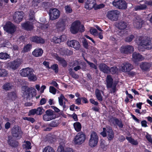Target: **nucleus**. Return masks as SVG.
Segmentation results:
<instances>
[{"label": "nucleus", "mask_w": 152, "mask_h": 152, "mask_svg": "<svg viewBox=\"0 0 152 152\" xmlns=\"http://www.w3.org/2000/svg\"><path fill=\"white\" fill-rule=\"evenodd\" d=\"M20 71L21 75L24 77H27L29 81L34 82L37 80V78L36 75L33 73V69L28 67L22 69Z\"/></svg>", "instance_id": "nucleus-1"}, {"label": "nucleus", "mask_w": 152, "mask_h": 152, "mask_svg": "<svg viewBox=\"0 0 152 152\" xmlns=\"http://www.w3.org/2000/svg\"><path fill=\"white\" fill-rule=\"evenodd\" d=\"M128 24L126 21L121 20L116 23L115 26L120 31L117 32V34L121 37H122L124 34V31L126 28Z\"/></svg>", "instance_id": "nucleus-2"}, {"label": "nucleus", "mask_w": 152, "mask_h": 152, "mask_svg": "<svg viewBox=\"0 0 152 152\" xmlns=\"http://www.w3.org/2000/svg\"><path fill=\"white\" fill-rule=\"evenodd\" d=\"M86 138V136L85 133L80 132L75 136L73 141L75 145H80L85 141Z\"/></svg>", "instance_id": "nucleus-3"}, {"label": "nucleus", "mask_w": 152, "mask_h": 152, "mask_svg": "<svg viewBox=\"0 0 152 152\" xmlns=\"http://www.w3.org/2000/svg\"><path fill=\"white\" fill-rule=\"evenodd\" d=\"M106 86L107 88H112L111 92L115 93L116 91L117 83L113 82V79L111 75H108L107 76L106 79Z\"/></svg>", "instance_id": "nucleus-4"}, {"label": "nucleus", "mask_w": 152, "mask_h": 152, "mask_svg": "<svg viewBox=\"0 0 152 152\" xmlns=\"http://www.w3.org/2000/svg\"><path fill=\"white\" fill-rule=\"evenodd\" d=\"M99 137L96 133L93 131L90 134L89 140V145L91 147L96 146L98 143Z\"/></svg>", "instance_id": "nucleus-5"}, {"label": "nucleus", "mask_w": 152, "mask_h": 152, "mask_svg": "<svg viewBox=\"0 0 152 152\" xmlns=\"http://www.w3.org/2000/svg\"><path fill=\"white\" fill-rule=\"evenodd\" d=\"M23 89L24 91L23 93V94L26 96L27 99H28L30 97H32L36 95V90L33 87L29 88L27 86H24Z\"/></svg>", "instance_id": "nucleus-6"}, {"label": "nucleus", "mask_w": 152, "mask_h": 152, "mask_svg": "<svg viewBox=\"0 0 152 152\" xmlns=\"http://www.w3.org/2000/svg\"><path fill=\"white\" fill-rule=\"evenodd\" d=\"M11 134L13 137L21 138L22 137L23 132L18 126L15 125L11 129Z\"/></svg>", "instance_id": "nucleus-7"}, {"label": "nucleus", "mask_w": 152, "mask_h": 152, "mask_svg": "<svg viewBox=\"0 0 152 152\" xmlns=\"http://www.w3.org/2000/svg\"><path fill=\"white\" fill-rule=\"evenodd\" d=\"M139 46H142L147 50H150L152 48V43L150 39H146L145 40H141V37L139 38Z\"/></svg>", "instance_id": "nucleus-8"}, {"label": "nucleus", "mask_w": 152, "mask_h": 152, "mask_svg": "<svg viewBox=\"0 0 152 152\" xmlns=\"http://www.w3.org/2000/svg\"><path fill=\"white\" fill-rule=\"evenodd\" d=\"M119 12L117 10L109 11L107 14V17L112 21L118 20Z\"/></svg>", "instance_id": "nucleus-9"}, {"label": "nucleus", "mask_w": 152, "mask_h": 152, "mask_svg": "<svg viewBox=\"0 0 152 152\" xmlns=\"http://www.w3.org/2000/svg\"><path fill=\"white\" fill-rule=\"evenodd\" d=\"M3 28L4 31L10 34L14 33L16 30L15 26L10 21L7 22Z\"/></svg>", "instance_id": "nucleus-10"}, {"label": "nucleus", "mask_w": 152, "mask_h": 152, "mask_svg": "<svg viewBox=\"0 0 152 152\" xmlns=\"http://www.w3.org/2000/svg\"><path fill=\"white\" fill-rule=\"evenodd\" d=\"M81 24L80 21L76 20L72 23L70 28L71 32L73 34H76L79 31V27Z\"/></svg>", "instance_id": "nucleus-11"}, {"label": "nucleus", "mask_w": 152, "mask_h": 152, "mask_svg": "<svg viewBox=\"0 0 152 152\" xmlns=\"http://www.w3.org/2000/svg\"><path fill=\"white\" fill-rule=\"evenodd\" d=\"M50 19L52 20L58 18L60 15L59 11L57 9H50L49 12Z\"/></svg>", "instance_id": "nucleus-12"}, {"label": "nucleus", "mask_w": 152, "mask_h": 152, "mask_svg": "<svg viewBox=\"0 0 152 152\" xmlns=\"http://www.w3.org/2000/svg\"><path fill=\"white\" fill-rule=\"evenodd\" d=\"M23 12H16L13 15V19L15 22L17 23H19L23 19Z\"/></svg>", "instance_id": "nucleus-13"}, {"label": "nucleus", "mask_w": 152, "mask_h": 152, "mask_svg": "<svg viewBox=\"0 0 152 152\" xmlns=\"http://www.w3.org/2000/svg\"><path fill=\"white\" fill-rule=\"evenodd\" d=\"M134 51V47L130 45H127L124 46H122L120 49V51L122 53H131Z\"/></svg>", "instance_id": "nucleus-14"}, {"label": "nucleus", "mask_w": 152, "mask_h": 152, "mask_svg": "<svg viewBox=\"0 0 152 152\" xmlns=\"http://www.w3.org/2000/svg\"><path fill=\"white\" fill-rule=\"evenodd\" d=\"M67 44L68 46L73 48L76 50H79L81 48L79 42L75 40L67 41Z\"/></svg>", "instance_id": "nucleus-15"}, {"label": "nucleus", "mask_w": 152, "mask_h": 152, "mask_svg": "<svg viewBox=\"0 0 152 152\" xmlns=\"http://www.w3.org/2000/svg\"><path fill=\"white\" fill-rule=\"evenodd\" d=\"M113 5L118 7L119 9H125L127 7L126 2L123 0H119L117 1H113Z\"/></svg>", "instance_id": "nucleus-16"}, {"label": "nucleus", "mask_w": 152, "mask_h": 152, "mask_svg": "<svg viewBox=\"0 0 152 152\" xmlns=\"http://www.w3.org/2000/svg\"><path fill=\"white\" fill-rule=\"evenodd\" d=\"M22 28L27 31L32 30L34 28L33 24L29 21H27L21 24Z\"/></svg>", "instance_id": "nucleus-17"}, {"label": "nucleus", "mask_w": 152, "mask_h": 152, "mask_svg": "<svg viewBox=\"0 0 152 152\" xmlns=\"http://www.w3.org/2000/svg\"><path fill=\"white\" fill-rule=\"evenodd\" d=\"M20 65L19 62L16 60L11 61L8 63V66L12 70H15L17 69Z\"/></svg>", "instance_id": "nucleus-18"}, {"label": "nucleus", "mask_w": 152, "mask_h": 152, "mask_svg": "<svg viewBox=\"0 0 152 152\" xmlns=\"http://www.w3.org/2000/svg\"><path fill=\"white\" fill-rule=\"evenodd\" d=\"M66 20L63 19L59 20L56 24V28L61 31H63L65 28Z\"/></svg>", "instance_id": "nucleus-19"}, {"label": "nucleus", "mask_w": 152, "mask_h": 152, "mask_svg": "<svg viewBox=\"0 0 152 152\" xmlns=\"http://www.w3.org/2000/svg\"><path fill=\"white\" fill-rule=\"evenodd\" d=\"M133 69L132 65L128 62L124 63L121 66L122 71L123 72L130 71Z\"/></svg>", "instance_id": "nucleus-20"}, {"label": "nucleus", "mask_w": 152, "mask_h": 152, "mask_svg": "<svg viewBox=\"0 0 152 152\" xmlns=\"http://www.w3.org/2000/svg\"><path fill=\"white\" fill-rule=\"evenodd\" d=\"M8 138V143L10 146L13 148H16L18 146V142L16 140L13 139L11 136H9Z\"/></svg>", "instance_id": "nucleus-21"}, {"label": "nucleus", "mask_w": 152, "mask_h": 152, "mask_svg": "<svg viewBox=\"0 0 152 152\" xmlns=\"http://www.w3.org/2000/svg\"><path fill=\"white\" fill-rule=\"evenodd\" d=\"M107 129V137L108 140L110 141L113 139L114 137V132L111 127L108 126Z\"/></svg>", "instance_id": "nucleus-22"}, {"label": "nucleus", "mask_w": 152, "mask_h": 152, "mask_svg": "<svg viewBox=\"0 0 152 152\" xmlns=\"http://www.w3.org/2000/svg\"><path fill=\"white\" fill-rule=\"evenodd\" d=\"M132 57L133 60L135 62L141 61L143 60L142 56L139 53L136 52L133 53Z\"/></svg>", "instance_id": "nucleus-23"}, {"label": "nucleus", "mask_w": 152, "mask_h": 152, "mask_svg": "<svg viewBox=\"0 0 152 152\" xmlns=\"http://www.w3.org/2000/svg\"><path fill=\"white\" fill-rule=\"evenodd\" d=\"M31 40V41L37 44H43L45 42V39L40 37L34 36L32 37Z\"/></svg>", "instance_id": "nucleus-24"}, {"label": "nucleus", "mask_w": 152, "mask_h": 152, "mask_svg": "<svg viewBox=\"0 0 152 152\" xmlns=\"http://www.w3.org/2000/svg\"><path fill=\"white\" fill-rule=\"evenodd\" d=\"M66 39V37L65 35H62L59 38L56 36L53 37L51 39V42H54L55 43H60L61 41H64Z\"/></svg>", "instance_id": "nucleus-25"}, {"label": "nucleus", "mask_w": 152, "mask_h": 152, "mask_svg": "<svg viewBox=\"0 0 152 152\" xmlns=\"http://www.w3.org/2000/svg\"><path fill=\"white\" fill-rule=\"evenodd\" d=\"M43 53V50L42 48H37L32 51V54L35 57H39L42 56Z\"/></svg>", "instance_id": "nucleus-26"}, {"label": "nucleus", "mask_w": 152, "mask_h": 152, "mask_svg": "<svg viewBox=\"0 0 152 152\" xmlns=\"http://www.w3.org/2000/svg\"><path fill=\"white\" fill-rule=\"evenodd\" d=\"M100 70L104 73L109 74L110 73V67L105 64H101L99 65Z\"/></svg>", "instance_id": "nucleus-27"}, {"label": "nucleus", "mask_w": 152, "mask_h": 152, "mask_svg": "<svg viewBox=\"0 0 152 152\" xmlns=\"http://www.w3.org/2000/svg\"><path fill=\"white\" fill-rule=\"evenodd\" d=\"M94 5L93 0H87L85 3V8L88 10H91L94 7Z\"/></svg>", "instance_id": "nucleus-28"}, {"label": "nucleus", "mask_w": 152, "mask_h": 152, "mask_svg": "<svg viewBox=\"0 0 152 152\" xmlns=\"http://www.w3.org/2000/svg\"><path fill=\"white\" fill-rule=\"evenodd\" d=\"M110 120L111 121H114L115 124L118 126L120 128H122L123 127L124 125L121 120H119L115 117H113L110 119Z\"/></svg>", "instance_id": "nucleus-29"}, {"label": "nucleus", "mask_w": 152, "mask_h": 152, "mask_svg": "<svg viewBox=\"0 0 152 152\" xmlns=\"http://www.w3.org/2000/svg\"><path fill=\"white\" fill-rule=\"evenodd\" d=\"M7 98L8 99L15 100L17 98L16 93L14 91L9 92L7 94Z\"/></svg>", "instance_id": "nucleus-30"}, {"label": "nucleus", "mask_w": 152, "mask_h": 152, "mask_svg": "<svg viewBox=\"0 0 152 152\" xmlns=\"http://www.w3.org/2000/svg\"><path fill=\"white\" fill-rule=\"evenodd\" d=\"M151 66V65L150 63L143 62L140 65V67L142 70L147 71L149 69Z\"/></svg>", "instance_id": "nucleus-31"}, {"label": "nucleus", "mask_w": 152, "mask_h": 152, "mask_svg": "<svg viewBox=\"0 0 152 152\" xmlns=\"http://www.w3.org/2000/svg\"><path fill=\"white\" fill-rule=\"evenodd\" d=\"M56 59L61 64L63 67H66L67 66V63L66 61L63 58L57 56H56Z\"/></svg>", "instance_id": "nucleus-32"}, {"label": "nucleus", "mask_w": 152, "mask_h": 152, "mask_svg": "<svg viewBox=\"0 0 152 152\" xmlns=\"http://www.w3.org/2000/svg\"><path fill=\"white\" fill-rule=\"evenodd\" d=\"M11 57L10 55L6 52H1L0 53V59L2 60H6L10 59Z\"/></svg>", "instance_id": "nucleus-33"}, {"label": "nucleus", "mask_w": 152, "mask_h": 152, "mask_svg": "<svg viewBox=\"0 0 152 152\" xmlns=\"http://www.w3.org/2000/svg\"><path fill=\"white\" fill-rule=\"evenodd\" d=\"M73 126L75 130L77 132H80L82 129V126L80 123L76 122L73 124Z\"/></svg>", "instance_id": "nucleus-34"}, {"label": "nucleus", "mask_w": 152, "mask_h": 152, "mask_svg": "<svg viewBox=\"0 0 152 152\" xmlns=\"http://www.w3.org/2000/svg\"><path fill=\"white\" fill-rule=\"evenodd\" d=\"M95 94L96 98L98 101L101 102L103 100L102 96L100 90L98 88H96L95 91Z\"/></svg>", "instance_id": "nucleus-35"}, {"label": "nucleus", "mask_w": 152, "mask_h": 152, "mask_svg": "<svg viewBox=\"0 0 152 152\" xmlns=\"http://www.w3.org/2000/svg\"><path fill=\"white\" fill-rule=\"evenodd\" d=\"M13 86L12 83L7 82L3 85L2 88L5 91H9L12 88Z\"/></svg>", "instance_id": "nucleus-36"}, {"label": "nucleus", "mask_w": 152, "mask_h": 152, "mask_svg": "<svg viewBox=\"0 0 152 152\" xmlns=\"http://www.w3.org/2000/svg\"><path fill=\"white\" fill-rule=\"evenodd\" d=\"M56 117L49 116V115L45 114L43 116V120L45 121H49L55 119Z\"/></svg>", "instance_id": "nucleus-37"}, {"label": "nucleus", "mask_w": 152, "mask_h": 152, "mask_svg": "<svg viewBox=\"0 0 152 152\" xmlns=\"http://www.w3.org/2000/svg\"><path fill=\"white\" fill-rule=\"evenodd\" d=\"M62 52L63 53V55L66 56H70L73 53L72 51L69 50L67 48H64L62 50Z\"/></svg>", "instance_id": "nucleus-38"}, {"label": "nucleus", "mask_w": 152, "mask_h": 152, "mask_svg": "<svg viewBox=\"0 0 152 152\" xmlns=\"http://www.w3.org/2000/svg\"><path fill=\"white\" fill-rule=\"evenodd\" d=\"M126 139L129 142L133 145H137L138 144L137 141L131 137H126Z\"/></svg>", "instance_id": "nucleus-39"}, {"label": "nucleus", "mask_w": 152, "mask_h": 152, "mask_svg": "<svg viewBox=\"0 0 152 152\" xmlns=\"http://www.w3.org/2000/svg\"><path fill=\"white\" fill-rule=\"evenodd\" d=\"M8 75V71L5 69L0 68V77H6Z\"/></svg>", "instance_id": "nucleus-40"}, {"label": "nucleus", "mask_w": 152, "mask_h": 152, "mask_svg": "<svg viewBox=\"0 0 152 152\" xmlns=\"http://www.w3.org/2000/svg\"><path fill=\"white\" fill-rule=\"evenodd\" d=\"M40 0H33L32 1L31 7L37 9L38 8V4L40 2Z\"/></svg>", "instance_id": "nucleus-41"}, {"label": "nucleus", "mask_w": 152, "mask_h": 152, "mask_svg": "<svg viewBox=\"0 0 152 152\" xmlns=\"http://www.w3.org/2000/svg\"><path fill=\"white\" fill-rule=\"evenodd\" d=\"M147 8V6L145 3L144 4H140V5H137L135 7V9L136 10H143L146 9Z\"/></svg>", "instance_id": "nucleus-42"}, {"label": "nucleus", "mask_w": 152, "mask_h": 152, "mask_svg": "<svg viewBox=\"0 0 152 152\" xmlns=\"http://www.w3.org/2000/svg\"><path fill=\"white\" fill-rule=\"evenodd\" d=\"M31 48V45L30 44H28L24 46L23 51L24 52H27L29 51Z\"/></svg>", "instance_id": "nucleus-43"}, {"label": "nucleus", "mask_w": 152, "mask_h": 152, "mask_svg": "<svg viewBox=\"0 0 152 152\" xmlns=\"http://www.w3.org/2000/svg\"><path fill=\"white\" fill-rule=\"evenodd\" d=\"M51 69L56 74H57L59 71V67L58 65L57 64H54L51 65L50 67V69Z\"/></svg>", "instance_id": "nucleus-44"}, {"label": "nucleus", "mask_w": 152, "mask_h": 152, "mask_svg": "<svg viewBox=\"0 0 152 152\" xmlns=\"http://www.w3.org/2000/svg\"><path fill=\"white\" fill-rule=\"evenodd\" d=\"M42 152H55L54 149L50 146L45 147L43 149Z\"/></svg>", "instance_id": "nucleus-45"}, {"label": "nucleus", "mask_w": 152, "mask_h": 152, "mask_svg": "<svg viewBox=\"0 0 152 152\" xmlns=\"http://www.w3.org/2000/svg\"><path fill=\"white\" fill-rule=\"evenodd\" d=\"M133 25L135 28L138 29L140 28L142 26V22L136 21L133 23Z\"/></svg>", "instance_id": "nucleus-46"}, {"label": "nucleus", "mask_w": 152, "mask_h": 152, "mask_svg": "<svg viewBox=\"0 0 152 152\" xmlns=\"http://www.w3.org/2000/svg\"><path fill=\"white\" fill-rule=\"evenodd\" d=\"M110 73L112 75H114L116 74L118 71V69L116 66H113L110 68Z\"/></svg>", "instance_id": "nucleus-47"}, {"label": "nucleus", "mask_w": 152, "mask_h": 152, "mask_svg": "<svg viewBox=\"0 0 152 152\" xmlns=\"http://www.w3.org/2000/svg\"><path fill=\"white\" fill-rule=\"evenodd\" d=\"M25 144L23 145V148L26 149H30L31 148L32 146H31V143L30 141H27L25 142Z\"/></svg>", "instance_id": "nucleus-48"}, {"label": "nucleus", "mask_w": 152, "mask_h": 152, "mask_svg": "<svg viewBox=\"0 0 152 152\" xmlns=\"http://www.w3.org/2000/svg\"><path fill=\"white\" fill-rule=\"evenodd\" d=\"M36 110H37V115H42L45 111V110L42 106L38 107Z\"/></svg>", "instance_id": "nucleus-49"}, {"label": "nucleus", "mask_w": 152, "mask_h": 152, "mask_svg": "<svg viewBox=\"0 0 152 152\" xmlns=\"http://www.w3.org/2000/svg\"><path fill=\"white\" fill-rule=\"evenodd\" d=\"M45 114L49 115V116L56 117V115L55 114L54 111L50 109H48L46 111Z\"/></svg>", "instance_id": "nucleus-50"}, {"label": "nucleus", "mask_w": 152, "mask_h": 152, "mask_svg": "<svg viewBox=\"0 0 152 152\" xmlns=\"http://www.w3.org/2000/svg\"><path fill=\"white\" fill-rule=\"evenodd\" d=\"M59 123L58 121L56 120L52 121L49 124V125L51 127H56L58 126Z\"/></svg>", "instance_id": "nucleus-51"}, {"label": "nucleus", "mask_w": 152, "mask_h": 152, "mask_svg": "<svg viewBox=\"0 0 152 152\" xmlns=\"http://www.w3.org/2000/svg\"><path fill=\"white\" fill-rule=\"evenodd\" d=\"M134 36L133 35H130L127 37L125 39L126 42H131L134 38Z\"/></svg>", "instance_id": "nucleus-52"}, {"label": "nucleus", "mask_w": 152, "mask_h": 152, "mask_svg": "<svg viewBox=\"0 0 152 152\" xmlns=\"http://www.w3.org/2000/svg\"><path fill=\"white\" fill-rule=\"evenodd\" d=\"M85 60L86 61L88 64L90 66L91 68H93L95 69H97V66L93 63H91L89 61H88L87 59L85 58Z\"/></svg>", "instance_id": "nucleus-53"}, {"label": "nucleus", "mask_w": 152, "mask_h": 152, "mask_svg": "<svg viewBox=\"0 0 152 152\" xmlns=\"http://www.w3.org/2000/svg\"><path fill=\"white\" fill-rule=\"evenodd\" d=\"M82 43L84 48L86 49H88L89 47V45L87 42V40L86 39L84 38L82 41Z\"/></svg>", "instance_id": "nucleus-54"}, {"label": "nucleus", "mask_w": 152, "mask_h": 152, "mask_svg": "<svg viewBox=\"0 0 152 152\" xmlns=\"http://www.w3.org/2000/svg\"><path fill=\"white\" fill-rule=\"evenodd\" d=\"M64 98V97L63 94H61L60 96L58 98L59 104L60 106H62L63 104V99Z\"/></svg>", "instance_id": "nucleus-55"}, {"label": "nucleus", "mask_w": 152, "mask_h": 152, "mask_svg": "<svg viewBox=\"0 0 152 152\" xmlns=\"http://www.w3.org/2000/svg\"><path fill=\"white\" fill-rule=\"evenodd\" d=\"M103 131L102 132H100V134L102 135V136L103 137H105L107 136V127L106 128L105 127H103L102 128Z\"/></svg>", "instance_id": "nucleus-56"}, {"label": "nucleus", "mask_w": 152, "mask_h": 152, "mask_svg": "<svg viewBox=\"0 0 152 152\" xmlns=\"http://www.w3.org/2000/svg\"><path fill=\"white\" fill-rule=\"evenodd\" d=\"M23 119L25 120H27L29 122H31L32 123H33L35 122V119L32 117H24L23 118Z\"/></svg>", "instance_id": "nucleus-57"}, {"label": "nucleus", "mask_w": 152, "mask_h": 152, "mask_svg": "<svg viewBox=\"0 0 152 152\" xmlns=\"http://www.w3.org/2000/svg\"><path fill=\"white\" fill-rule=\"evenodd\" d=\"M49 91L53 94H56V89L53 86H50L49 87Z\"/></svg>", "instance_id": "nucleus-58"}, {"label": "nucleus", "mask_w": 152, "mask_h": 152, "mask_svg": "<svg viewBox=\"0 0 152 152\" xmlns=\"http://www.w3.org/2000/svg\"><path fill=\"white\" fill-rule=\"evenodd\" d=\"M57 152H65L64 146L61 145H60L58 147Z\"/></svg>", "instance_id": "nucleus-59"}, {"label": "nucleus", "mask_w": 152, "mask_h": 152, "mask_svg": "<svg viewBox=\"0 0 152 152\" xmlns=\"http://www.w3.org/2000/svg\"><path fill=\"white\" fill-rule=\"evenodd\" d=\"M65 9L66 12L68 13H71L72 11V9L69 6H65Z\"/></svg>", "instance_id": "nucleus-60"}, {"label": "nucleus", "mask_w": 152, "mask_h": 152, "mask_svg": "<svg viewBox=\"0 0 152 152\" xmlns=\"http://www.w3.org/2000/svg\"><path fill=\"white\" fill-rule=\"evenodd\" d=\"M91 33L94 35H97L98 34V32L96 28H93L90 30Z\"/></svg>", "instance_id": "nucleus-61"}, {"label": "nucleus", "mask_w": 152, "mask_h": 152, "mask_svg": "<svg viewBox=\"0 0 152 152\" xmlns=\"http://www.w3.org/2000/svg\"><path fill=\"white\" fill-rule=\"evenodd\" d=\"M127 72H128V75L131 77H133L136 75V73L133 71H128Z\"/></svg>", "instance_id": "nucleus-62"}, {"label": "nucleus", "mask_w": 152, "mask_h": 152, "mask_svg": "<svg viewBox=\"0 0 152 152\" xmlns=\"http://www.w3.org/2000/svg\"><path fill=\"white\" fill-rule=\"evenodd\" d=\"M90 101L91 103L94 104L95 106H97L99 104V103L97 101H96L93 99H90Z\"/></svg>", "instance_id": "nucleus-63"}, {"label": "nucleus", "mask_w": 152, "mask_h": 152, "mask_svg": "<svg viewBox=\"0 0 152 152\" xmlns=\"http://www.w3.org/2000/svg\"><path fill=\"white\" fill-rule=\"evenodd\" d=\"M81 97L78 98L76 99H75V104L78 105H79L81 104Z\"/></svg>", "instance_id": "nucleus-64"}]
</instances>
